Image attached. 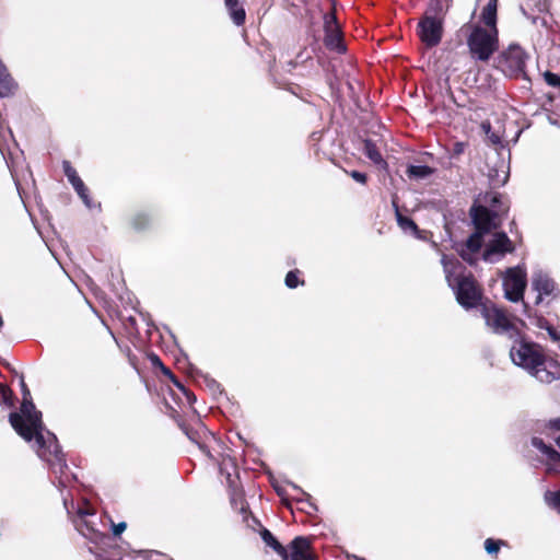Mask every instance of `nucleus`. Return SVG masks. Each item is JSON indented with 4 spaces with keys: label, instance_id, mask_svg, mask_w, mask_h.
Instances as JSON below:
<instances>
[{
    "label": "nucleus",
    "instance_id": "obj_17",
    "mask_svg": "<svg viewBox=\"0 0 560 560\" xmlns=\"http://www.w3.org/2000/svg\"><path fill=\"white\" fill-rule=\"evenodd\" d=\"M472 221L478 232L487 233L493 226V218L491 212L482 206L471 209Z\"/></svg>",
    "mask_w": 560,
    "mask_h": 560
},
{
    "label": "nucleus",
    "instance_id": "obj_6",
    "mask_svg": "<svg viewBox=\"0 0 560 560\" xmlns=\"http://www.w3.org/2000/svg\"><path fill=\"white\" fill-rule=\"evenodd\" d=\"M528 55L517 44H511L497 58V67L506 77H518L525 73Z\"/></svg>",
    "mask_w": 560,
    "mask_h": 560
},
{
    "label": "nucleus",
    "instance_id": "obj_29",
    "mask_svg": "<svg viewBox=\"0 0 560 560\" xmlns=\"http://www.w3.org/2000/svg\"><path fill=\"white\" fill-rule=\"evenodd\" d=\"M504 542L502 540H495L492 538H488L485 541V549L489 555H497L500 550L501 545Z\"/></svg>",
    "mask_w": 560,
    "mask_h": 560
},
{
    "label": "nucleus",
    "instance_id": "obj_26",
    "mask_svg": "<svg viewBox=\"0 0 560 560\" xmlns=\"http://www.w3.org/2000/svg\"><path fill=\"white\" fill-rule=\"evenodd\" d=\"M545 502L560 513V491H547L544 495Z\"/></svg>",
    "mask_w": 560,
    "mask_h": 560
},
{
    "label": "nucleus",
    "instance_id": "obj_39",
    "mask_svg": "<svg viewBox=\"0 0 560 560\" xmlns=\"http://www.w3.org/2000/svg\"><path fill=\"white\" fill-rule=\"evenodd\" d=\"M293 489H294V490H296V491H299V493L301 494V497H296V500H298V501H301V502H302V501H304V500H308V499H310V495H308L306 492L302 491V490H301L299 487H296L295 485H293Z\"/></svg>",
    "mask_w": 560,
    "mask_h": 560
},
{
    "label": "nucleus",
    "instance_id": "obj_5",
    "mask_svg": "<svg viewBox=\"0 0 560 560\" xmlns=\"http://www.w3.org/2000/svg\"><path fill=\"white\" fill-rule=\"evenodd\" d=\"M481 316L485 319L486 326L494 334L506 336L514 339L521 336L520 330L515 323L506 312L498 307L493 303H486L481 305Z\"/></svg>",
    "mask_w": 560,
    "mask_h": 560
},
{
    "label": "nucleus",
    "instance_id": "obj_45",
    "mask_svg": "<svg viewBox=\"0 0 560 560\" xmlns=\"http://www.w3.org/2000/svg\"><path fill=\"white\" fill-rule=\"evenodd\" d=\"M518 322H520V324H521L523 327H526V326H527V324H526L525 322H523V320H518Z\"/></svg>",
    "mask_w": 560,
    "mask_h": 560
},
{
    "label": "nucleus",
    "instance_id": "obj_43",
    "mask_svg": "<svg viewBox=\"0 0 560 560\" xmlns=\"http://www.w3.org/2000/svg\"><path fill=\"white\" fill-rule=\"evenodd\" d=\"M77 194H78V195H79V197L81 198L82 196L88 195V194H89V190H88V188L85 187V188H83V190H80V191H78Z\"/></svg>",
    "mask_w": 560,
    "mask_h": 560
},
{
    "label": "nucleus",
    "instance_id": "obj_37",
    "mask_svg": "<svg viewBox=\"0 0 560 560\" xmlns=\"http://www.w3.org/2000/svg\"><path fill=\"white\" fill-rule=\"evenodd\" d=\"M83 203L85 205L86 208L89 209H93L95 207H100V205H95L93 203L92 199L90 198L89 194L88 195H84L81 197Z\"/></svg>",
    "mask_w": 560,
    "mask_h": 560
},
{
    "label": "nucleus",
    "instance_id": "obj_7",
    "mask_svg": "<svg viewBox=\"0 0 560 560\" xmlns=\"http://www.w3.org/2000/svg\"><path fill=\"white\" fill-rule=\"evenodd\" d=\"M63 505L68 515L72 517L77 530L85 538L96 541L101 534L96 529L95 524L89 520V517L94 516L93 509L88 503L84 506L75 508L72 501L69 504L67 498H63Z\"/></svg>",
    "mask_w": 560,
    "mask_h": 560
},
{
    "label": "nucleus",
    "instance_id": "obj_12",
    "mask_svg": "<svg viewBox=\"0 0 560 560\" xmlns=\"http://www.w3.org/2000/svg\"><path fill=\"white\" fill-rule=\"evenodd\" d=\"M325 45L327 48L335 50L339 54L346 50V47L342 43L341 33L339 25L337 24L336 18L334 14L325 15Z\"/></svg>",
    "mask_w": 560,
    "mask_h": 560
},
{
    "label": "nucleus",
    "instance_id": "obj_27",
    "mask_svg": "<svg viewBox=\"0 0 560 560\" xmlns=\"http://www.w3.org/2000/svg\"><path fill=\"white\" fill-rule=\"evenodd\" d=\"M0 401L10 407L13 406V393L2 383H0Z\"/></svg>",
    "mask_w": 560,
    "mask_h": 560
},
{
    "label": "nucleus",
    "instance_id": "obj_41",
    "mask_svg": "<svg viewBox=\"0 0 560 560\" xmlns=\"http://www.w3.org/2000/svg\"><path fill=\"white\" fill-rule=\"evenodd\" d=\"M550 428H552L555 430H560V418L551 420Z\"/></svg>",
    "mask_w": 560,
    "mask_h": 560
},
{
    "label": "nucleus",
    "instance_id": "obj_20",
    "mask_svg": "<svg viewBox=\"0 0 560 560\" xmlns=\"http://www.w3.org/2000/svg\"><path fill=\"white\" fill-rule=\"evenodd\" d=\"M260 535L264 542L272 548L283 560L289 559L288 549L283 547L268 529H262Z\"/></svg>",
    "mask_w": 560,
    "mask_h": 560
},
{
    "label": "nucleus",
    "instance_id": "obj_34",
    "mask_svg": "<svg viewBox=\"0 0 560 560\" xmlns=\"http://www.w3.org/2000/svg\"><path fill=\"white\" fill-rule=\"evenodd\" d=\"M350 176L360 184L366 183V175L364 173H361L359 171H351Z\"/></svg>",
    "mask_w": 560,
    "mask_h": 560
},
{
    "label": "nucleus",
    "instance_id": "obj_2",
    "mask_svg": "<svg viewBox=\"0 0 560 560\" xmlns=\"http://www.w3.org/2000/svg\"><path fill=\"white\" fill-rule=\"evenodd\" d=\"M497 0H488L477 23L468 26L467 47L474 60L486 62L499 49Z\"/></svg>",
    "mask_w": 560,
    "mask_h": 560
},
{
    "label": "nucleus",
    "instance_id": "obj_18",
    "mask_svg": "<svg viewBox=\"0 0 560 560\" xmlns=\"http://www.w3.org/2000/svg\"><path fill=\"white\" fill-rule=\"evenodd\" d=\"M527 317L529 325L539 329H545L553 341L560 340V331L555 326L550 325L545 317L532 314H528Z\"/></svg>",
    "mask_w": 560,
    "mask_h": 560
},
{
    "label": "nucleus",
    "instance_id": "obj_30",
    "mask_svg": "<svg viewBox=\"0 0 560 560\" xmlns=\"http://www.w3.org/2000/svg\"><path fill=\"white\" fill-rule=\"evenodd\" d=\"M298 270L289 271L285 276V285L290 289H294L300 284Z\"/></svg>",
    "mask_w": 560,
    "mask_h": 560
},
{
    "label": "nucleus",
    "instance_id": "obj_33",
    "mask_svg": "<svg viewBox=\"0 0 560 560\" xmlns=\"http://www.w3.org/2000/svg\"><path fill=\"white\" fill-rule=\"evenodd\" d=\"M148 222V218L144 214H139L133 218L132 226L137 230L144 228V224Z\"/></svg>",
    "mask_w": 560,
    "mask_h": 560
},
{
    "label": "nucleus",
    "instance_id": "obj_23",
    "mask_svg": "<svg viewBox=\"0 0 560 560\" xmlns=\"http://www.w3.org/2000/svg\"><path fill=\"white\" fill-rule=\"evenodd\" d=\"M162 373L170 378V381L186 396L187 402L189 406H192L196 401V396L189 393L184 385L174 376L170 369L164 365L161 366Z\"/></svg>",
    "mask_w": 560,
    "mask_h": 560
},
{
    "label": "nucleus",
    "instance_id": "obj_4",
    "mask_svg": "<svg viewBox=\"0 0 560 560\" xmlns=\"http://www.w3.org/2000/svg\"><path fill=\"white\" fill-rule=\"evenodd\" d=\"M512 362L526 370L542 383H550L560 377L559 371H550L546 366L541 348L533 342L516 340L510 350Z\"/></svg>",
    "mask_w": 560,
    "mask_h": 560
},
{
    "label": "nucleus",
    "instance_id": "obj_25",
    "mask_svg": "<svg viewBox=\"0 0 560 560\" xmlns=\"http://www.w3.org/2000/svg\"><path fill=\"white\" fill-rule=\"evenodd\" d=\"M396 219H397V223L399 225V228L405 232V233H409V234H412V235H416L418 233V226L417 224L413 222V220H411L410 218L408 217H404L398 209H396Z\"/></svg>",
    "mask_w": 560,
    "mask_h": 560
},
{
    "label": "nucleus",
    "instance_id": "obj_14",
    "mask_svg": "<svg viewBox=\"0 0 560 560\" xmlns=\"http://www.w3.org/2000/svg\"><path fill=\"white\" fill-rule=\"evenodd\" d=\"M290 560H315V557L311 549L310 539L299 536L295 537L290 544Z\"/></svg>",
    "mask_w": 560,
    "mask_h": 560
},
{
    "label": "nucleus",
    "instance_id": "obj_22",
    "mask_svg": "<svg viewBox=\"0 0 560 560\" xmlns=\"http://www.w3.org/2000/svg\"><path fill=\"white\" fill-rule=\"evenodd\" d=\"M364 154L377 166L382 168L387 167L386 161L383 159L381 152L371 140L364 141Z\"/></svg>",
    "mask_w": 560,
    "mask_h": 560
},
{
    "label": "nucleus",
    "instance_id": "obj_32",
    "mask_svg": "<svg viewBox=\"0 0 560 560\" xmlns=\"http://www.w3.org/2000/svg\"><path fill=\"white\" fill-rule=\"evenodd\" d=\"M483 129L486 130V133L488 136V138L490 139V141L493 143V144H499L501 143V138L494 133V132H491V129H490V125L489 124H483L482 125Z\"/></svg>",
    "mask_w": 560,
    "mask_h": 560
},
{
    "label": "nucleus",
    "instance_id": "obj_9",
    "mask_svg": "<svg viewBox=\"0 0 560 560\" xmlns=\"http://www.w3.org/2000/svg\"><path fill=\"white\" fill-rule=\"evenodd\" d=\"M526 282V271L523 267L509 268L503 277L505 299L511 302L523 300Z\"/></svg>",
    "mask_w": 560,
    "mask_h": 560
},
{
    "label": "nucleus",
    "instance_id": "obj_44",
    "mask_svg": "<svg viewBox=\"0 0 560 560\" xmlns=\"http://www.w3.org/2000/svg\"><path fill=\"white\" fill-rule=\"evenodd\" d=\"M556 443H557V445H558V446H559V448H560V435L556 439Z\"/></svg>",
    "mask_w": 560,
    "mask_h": 560
},
{
    "label": "nucleus",
    "instance_id": "obj_38",
    "mask_svg": "<svg viewBox=\"0 0 560 560\" xmlns=\"http://www.w3.org/2000/svg\"><path fill=\"white\" fill-rule=\"evenodd\" d=\"M83 203L85 205L86 208L89 209H93L95 207H100V205H95L93 203L92 199L90 198L89 194L88 195H84L81 197Z\"/></svg>",
    "mask_w": 560,
    "mask_h": 560
},
{
    "label": "nucleus",
    "instance_id": "obj_36",
    "mask_svg": "<svg viewBox=\"0 0 560 560\" xmlns=\"http://www.w3.org/2000/svg\"><path fill=\"white\" fill-rule=\"evenodd\" d=\"M126 529V523L120 522L118 524H113V534L115 536L120 535Z\"/></svg>",
    "mask_w": 560,
    "mask_h": 560
},
{
    "label": "nucleus",
    "instance_id": "obj_10",
    "mask_svg": "<svg viewBox=\"0 0 560 560\" xmlns=\"http://www.w3.org/2000/svg\"><path fill=\"white\" fill-rule=\"evenodd\" d=\"M514 245L505 233H494L491 241L488 243L482 258L488 262H495L502 258L505 254L512 253Z\"/></svg>",
    "mask_w": 560,
    "mask_h": 560
},
{
    "label": "nucleus",
    "instance_id": "obj_13",
    "mask_svg": "<svg viewBox=\"0 0 560 560\" xmlns=\"http://www.w3.org/2000/svg\"><path fill=\"white\" fill-rule=\"evenodd\" d=\"M532 445L537 448L544 456V464L550 474H560V453L551 445H547L540 438H533Z\"/></svg>",
    "mask_w": 560,
    "mask_h": 560
},
{
    "label": "nucleus",
    "instance_id": "obj_16",
    "mask_svg": "<svg viewBox=\"0 0 560 560\" xmlns=\"http://www.w3.org/2000/svg\"><path fill=\"white\" fill-rule=\"evenodd\" d=\"M482 235L483 233L477 231L466 241L464 247L459 250V254L465 261L469 264H474L476 261V256L482 247Z\"/></svg>",
    "mask_w": 560,
    "mask_h": 560
},
{
    "label": "nucleus",
    "instance_id": "obj_19",
    "mask_svg": "<svg viewBox=\"0 0 560 560\" xmlns=\"http://www.w3.org/2000/svg\"><path fill=\"white\" fill-rule=\"evenodd\" d=\"M225 7L234 24L237 26L244 24L246 13L244 8L240 4L238 0H225Z\"/></svg>",
    "mask_w": 560,
    "mask_h": 560
},
{
    "label": "nucleus",
    "instance_id": "obj_46",
    "mask_svg": "<svg viewBox=\"0 0 560 560\" xmlns=\"http://www.w3.org/2000/svg\"><path fill=\"white\" fill-rule=\"evenodd\" d=\"M506 178H508V175L504 176L503 182H502L503 184L506 182Z\"/></svg>",
    "mask_w": 560,
    "mask_h": 560
},
{
    "label": "nucleus",
    "instance_id": "obj_3",
    "mask_svg": "<svg viewBox=\"0 0 560 560\" xmlns=\"http://www.w3.org/2000/svg\"><path fill=\"white\" fill-rule=\"evenodd\" d=\"M441 262L446 281L453 289L457 302L467 310L476 307L482 294L472 276L464 275V267L455 257L443 255Z\"/></svg>",
    "mask_w": 560,
    "mask_h": 560
},
{
    "label": "nucleus",
    "instance_id": "obj_31",
    "mask_svg": "<svg viewBox=\"0 0 560 560\" xmlns=\"http://www.w3.org/2000/svg\"><path fill=\"white\" fill-rule=\"evenodd\" d=\"M544 78H545V81L550 85V86H557L560 89V75L558 74H555L550 71H546L544 73Z\"/></svg>",
    "mask_w": 560,
    "mask_h": 560
},
{
    "label": "nucleus",
    "instance_id": "obj_42",
    "mask_svg": "<svg viewBox=\"0 0 560 560\" xmlns=\"http://www.w3.org/2000/svg\"><path fill=\"white\" fill-rule=\"evenodd\" d=\"M151 362H152V364H153V365H155V366H158V365H159V366L161 368V366L163 365V364H162V362H161V360H160V358H159L158 355H152V357H151Z\"/></svg>",
    "mask_w": 560,
    "mask_h": 560
},
{
    "label": "nucleus",
    "instance_id": "obj_11",
    "mask_svg": "<svg viewBox=\"0 0 560 560\" xmlns=\"http://www.w3.org/2000/svg\"><path fill=\"white\" fill-rule=\"evenodd\" d=\"M532 287L538 293L536 303H540L544 298L555 299L559 295L560 291L548 273L542 270H536L532 277Z\"/></svg>",
    "mask_w": 560,
    "mask_h": 560
},
{
    "label": "nucleus",
    "instance_id": "obj_35",
    "mask_svg": "<svg viewBox=\"0 0 560 560\" xmlns=\"http://www.w3.org/2000/svg\"><path fill=\"white\" fill-rule=\"evenodd\" d=\"M466 144L464 142H455L452 149V154L458 156L464 153Z\"/></svg>",
    "mask_w": 560,
    "mask_h": 560
},
{
    "label": "nucleus",
    "instance_id": "obj_40",
    "mask_svg": "<svg viewBox=\"0 0 560 560\" xmlns=\"http://www.w3.org/2000/svg\"><path fill=\"white\" fill-rule=\"evenodd\" d=\"M74 190L78 192L80 190H83L86 186L84 185L83 180L80 178L71 184Z\"/></svg>",
    "mask_w": 560,
    "mask_h": 560
},
{
    "label": "nucleus",
    "instance_id": "obj_24",
    "mask_svg": "<svg viewBox=\"0 0 560 560\" xmlns=\"http://www.w3.org/2000/svg\"><path fill=\"white\" fill-rule=\"evenodd\" d=\"M406 173L409 178L423 179L432 175L433 168L428 165H409Z\"/></svg>",
    "mask_w": 560,
    "mask_h": 560
},
{
    "label": "nucleus",
    "instance_id": "obj_15",
    "mask_svg": "<svg viewBox=\"0 0 560 560\" xmlns=\"http://www.w3.org/2000/svg\"><path fill=\"white\" fill-rule=\"evenodd\" d=\"M182 428L191 442L196 443L208 457H212L207 444L209 440L215 441V438L211 432H209L203 425H200L197 430L188 429L185 425Z\"/></svg>",
    "mask_w": 560,
    "mask_h": 560
},
{
    "label": "nucleus",
    "instance_id": "obj_28",
    "mask_svg": "<svg viewBox=\"0 0 560 560\" xmlns=\"http://www.w3.org/2000/svg\"><path fill=\"white\" fill-rule=\"evenodd\" d=\"M62 167H63L65 175L67 176L70 184L80 179V176L78 175L77 171L72 167L70 162L63 161Z\"/></svg>",
    "mask_w": 560,
    "mask_h": 560
},
{
    "label": "nucleus",
    "instance_id": "obj_1",
    "mask_svg": "<svg viewBox=\"0 0 560 560\" xmlns=\"http://www.w3.org/2000/svg\"><path fill=\"white\" fill-rule=\"evenodd\" d=\"M20 385L23 396L20 413H10L9 421L16 433L25 441L31 442L34 439L33 447L36 450L37 455L49 464L58 478L59 487L65 488L73 476L67 474L68 466L57 443V438L44 428L42 412L36 410L24 378H21Z\"/></svg>",
    "mask_w": 560,
    "mask_h": 560
},
{
    "label": "nucleus",
    "instance_id": "obj_21",
    "mask_svg": "<svg viewBox=\"0 0 560 560\" xmlns=\"http://www.w3.org/2000/svg\"><path fill=\"white\" fill-rule=\"evenodd\" d=\"M18 83L8 72L0 75V97H11L18 90Z\"/></svg>",
    "mask_w": 560,
    "mask_h": 560
},
{
    "label": "nucleus",
    "instance_id": "obj_8",
    "mask_svg": "<svg viewBox=\"0 0 560 560\" xmlns=\"http://www.w3.org/2000/svg\"><path fill=\"white\" fill-rule=\"evenodd\" d=\"M443 20L430 13H425L419 21L417 34L420 40L429 48L438 46L443 37Z\"/></svg>",
    "mask_w": 560,
    "mask_h": 560
}]
</instances>
